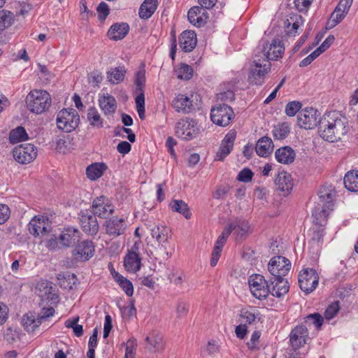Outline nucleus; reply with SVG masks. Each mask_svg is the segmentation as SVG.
<instances>
[{
  "mask_svg": "<svg viewBox=\"0 0 358 358\" xmlns=\"http://www.w3.org/2000/svg\"><path fill=\"white\" fill-rule=\"evenodd\" d=\"M172 106L178 113H189L193 109L192 101L187 96L179 94L172 101Z\"/></svg>",
  "mask_w": 358,
  "mask_h": 358,
  "instance_id": "23",
  "label": "nucleus"
},
{
  "mask_svg": "<svg viewBox=\"0 0 358 358\" xmlns=\"http://www.w3.org/2000/svg\"><path fill=\"white\" fill-rule=\"evenodd\" d=\"M302 106V104L299 101H294L289 102L285 107V113L289 116L292 117L295 115L297 112L299 111Z\"/></svg>",
  "mask_w": 358,
  "mask_h": 358,
  "instance_id": "54",
  "label": "nucleus"
},
{
  "mask_svg": "<svg viewBox=\"0 0 358 358\" xmlns=\"http://www.w3.org/2000/svg\"><path fill=\"white\" fill-rule=\"evenodd\" d=\"M319 199L322 204L327 206L329 210H333V200L336 196V192L331 185H323L318 193Z\"/></svg>",
  "mask_w": 358,
  "mask_h": 358,
  "instance_id": "27",
  "label": "nucleus"
},
{
  "mask_svg": "<svg viewBox=\"0 0 358 358\" xmlns=\"http://www.w3.org/2000/svg\"><path fill=\"white\" fill-rule=\"evenodd\" d=\"M320 113L313 108H306L299 111L297 116L298 124L306 129H311L319 124Z\"/></svg>",
  "mask_w": 358,
  "mask_h": 358,
  "instance_id": "12",
  "label": "nucleus"
},
{
  "mask_svg": "<svg viewBox=\"0 0 358 358\" xmlns=\"http://www.w3.org/2000/svg\"><path fill=\"white\" fill-rule=\"evenodd\" d=\"M274 182L276 189L284 192L285 194H289L293 188V180L292 176L285 171L278 173L275 176Z\"/></svg>",
  "mask_w": 358,
  "mask_h": 358,
  "instance_id": "22",
  "label": "nucleus"
},
{
  "mask_svg": "<svg viewBox=\"0 0 358 358\" xmlns=\"http://www.w3.org/2000/svg\"><path fill=\"white\" fill-rule=\"evenodd\" d=\"M114 211V207L110 200L104 196L96 197L92 203V212L98 217L106 218Z\"/></svg>",
  "mask_w": 358,
  "mask_h": 358,
  "instance_id": "14",
  "label": "nucleus"
},
{
  "mask_svg": "<svg viewBox=\"0 0 358 358\" xmlns=\"http://www.w3.org/2000/svg\"><path fill=\"white\" fill-rule=\"evenodd\" d=\"M94 253L92 241H83L73 250V257L76 262H83L91 258Z\"/></svg>",
  "mask_w": 358,
  "mask_h": 358,
  "instance_id": "15",
  "label": "nucleus"
},
{
  "mask_svg": "<svg viewBox=\"0 0 358 358\" xmlns=\"http://www.w3.org/2000/svg\"><path fill=\"white\" fill-rule=\"evenodd\" d=\"M106 166L103 163H94L90 165L86 169V174L88 178L95 180L101 177Z\"/></svg>",
  "mask_w": 358,
  "mask_h": 358,
  "instance_id": "39",
  "label": "nucleus"
},
{
  "mask_svg": "<svg viewBox=\"0 0 358 358\" xmlns=\"http://www.w3.org/2000/svg\"><path fill=\"white\" fill-rule=\"evenodd\" d=\"M106 232L113 238L122 235L127 228L125 220L122 218L113 217L105 223Z\"/></svg>",
  "mask_w": 358,
  "mask_h": 358,
  "instance_id": "17",
  "label": "nucleus"
},
{
  "mask_svg": "<svg viewBox=\"0 0 358 358\" xmlns=\"http://www.w3.org/2000/svg\"><path fill=\"white\" fill-rule=\"evenodd\" d=\"M129 30V26L127 23H115L108 31V36L111 40H121L126 36Z\"/></svg>",
  "mask_w": 358,
  "mask_h": 358,
  "instance_id": "30",
  "label": "nucleus"
},
{
  "mask_svg": "<svg viewBox=\"0 0 358 358\" xmlns=\"http://www.w3.org/2000/svg\"><path fill=\"white\" fill-rule=\"evenodd\" d=\"M308 331L303 325L296 326L289 334V341L292 347L296 350L306 343Z\"/></svg>",
  "mask_w": 358,
  "mask_h": 358,
  "instance_id": "16",
  "label": "nucleus"
},
{
  "mask_svg": "<svg viewBox=\"0 0 358 358\" xmlns=\"http://www.w3.org/2000/svg\"><path fill=\"white\" fill-rule=\"evenodd\" d=\"M283 277H272L270 280L272 287H270L269 293L273 296L280 298L289 292V284Z\"/></svg>",
  "mask_w": 358,
  "mask_h": 358,
  "instance_id": "19",
  "label": "nucleus"
},
{
  "mask_svg": "<svg viewBox=\"0 0 358 358\" xmlns=\"http://www.w3.org/2000/svg\"><path fill=\"white\" fill-rule=\"evenodd\" d=\"M126 72L127 71L123 66L111 69L107 73V79L112 84H118L123 81Z\"/></svg>",
  "mask_w": 358,
  "mask_h": 358,
  "instance_id": "37",
  "label": "nucleus"
},
{
  "mask_svg": "<svg viewBox=\"0 0 358 358\" xmlns=\"http://www.w3.org/2000/svg\"><path fill=\"white\" fill-rule=\"evenodd\" d=\"M113 277L120 287L124 291L126 294L128 296H131L134 293V287L132 283L126 278L117 272H115Z\"/></svg>",
  "mask_w": 358,
  "mask_h": 358,
  "instance_id": "44",
  "label": "nucleus"
},
{
  "mask_svg": "<svg viewBox=\"0 0 358 358\" xmlns=\"http://www.w3.org/2000/svg\"><path fill=\"white\" fill-rule=\"evenodd\" d=\"M240 317L246 323L252 324L259 320V312L255 307L242 308L240 312Z\"/></svg>",
  "mask_w": 358,
  "mask_h": 358,
  "instance_id": "35",
  "label": "nucleus"
},
{
  "mask_svg": "<svg viewBox=\"0 0 358 358\" xmlns=\"http://www.w3.org/2000/svg\"><path fill=\"white\" fill-rule=\"evenodd\" d=\"M189 311V306L185 302L180 301L176 306V313L178 317H183L187 315Z\"/></svg>",
  "mask_w": 358,
  "mask_h": 358,
  "instance_id": "60",
  "label": "nucleus"
},
{
  "mask_svg": "<svg viewBox=\"0 0 358 358\" xmlns=\"http://www.w3.org/2000/svg\"><path fill=\"white\" fill-rule=\"evenodd\" d=\"M41 324L40 319L31 313L24 315L22 319V324L27 332L35 331Z\"/></svg>",
  "mask_w": 358,
  "mask_h": 358,
  "instance_id": "34",
  "label": "nucleus"
},
{
  "mask_svg": "<svg viewBox=\"0 0 358 358\" xmlns=\"http://www.w3.org/2000/svg\"><path fill=\"white\" fill-rule=\"evenodd\" d=\"M201 10L199 6H194L189 10L187 13L189 22L197 27H200L206 23V18L200 15Z\"/></svg>",
  "mask_w": 358,
  "mask_h": 358,
  "instance_id": "36",
  "label": "nucleus"
},
{
  "mask_svg": "<svg viewBox=\"0 0 358 358\" xmlns=\"http://www.w3.org/2000/svg\"><path fill=\"white\" fill-rule=\"evenodd\" d=\"M150 234L158 243L157 247L150 245L154 248V250L150 251L152 255L156 259H167L169 256L166 248V243L170 238L169 229L163 225H156L150 229Z\"/></svg>",
  "mask_w": 358,
  "mask_h": 358,
  "instance_id": "2",
  "label": "nucleus"
},
{
  "mask_svg": "<svg viewBox=\"0 0 358 358\" xmlns=\"http://www.w3.org/2000/svg\"><path fill=\"white\" fill-rule=\"evenodd\" d=\"M332 210H329L326 205L322 204V208L320 206L315 207L313 213V217H314V222H316L320 226H323L325 224L327 217L329 215V213Z\"/></svg>",
  "mask_w": 358,
  "mask_h": 358,
  "instance_id": "38",
  "label": "nucleus"
},
{
  "mask_svg": "<svg viewBox=\"0 0 358 358\" xmlns=\"http://www.w3.org/2000/svg\"><path fill=\"white\" fill-rule=\"evenodd\" d=\"M55 313V309L52 307L44 308L42 309L41 313L38 315L40 319L41 323L47 318L52 316Z\"/></svg>",
  "mask_w": 358,
  "mask_h": 358,
  "instance_id": "63",
  "label": "nucleus"
},
{
  "mask_svg": "<svg viewBox=\"0 0 358 358\" xmlns=\"http://www.w3.org/2000/svg\"><path fill=\"white\" fill-rule=\"evenodd\" d=\"M234 117V113L232 108L226 103H217L210 111L211 120L220 127L229 125Z\"/></svg>",
  "mask_w": 358,
  "mask_h": 358,
  "instance_id": "5",
  "label": "nucleus"
},
{
  "mask_svg": "<svg viewBox=\"0 0 358 358\" xmlns=\"http://www.w3.org/2000/svg\"><path fill=\"white\" fill-rule=\"evenodd\" d=\"M255 67L251 69L248 76V82L252 85H262L265 80V76L270 71V64L264 63L260 60L254 61Z\"/></svg>",
  "mask_w": 358,
  "mask_h": 358,
  "instance_id": "13",
  "label": "nucleus"
},
{
  "mask_svg": "<svg viewBox=\"0 0 358 358\" xmlns=\"http://www.w3.org/2000/svg\"><path fill=\"white\" fill-rule=\"evenodd\" d=\"M124 265L129 272L136 273L141 266V259L139 254L135 251H129L124 259Z\"/></svg>",
  "mask_w": 358,
  "mask_h": 358,
  "instance_id": "28",
  "label": "nucleus"
},
{
  "mask_svg": "<svg viewBox=\"0 0 358 358\" xmlns=\"http://www.w3.org/2000/svg\"><path fill=\"white\" fill-rule=\"evenodd\" d=\"M145 348L152 352H159L164 348L162 336L157 331L149 333L145 339Z\"/></svg>",
  "mask_w": 358,
  "mask_h": 358,
  "instance_id": "21",
  "label": "nucleus"
},
{
  "mask_svg": "<svg viewBox=\"0 0 358 358\" xmlns=\"http://www.w3.org/2000/svg\"><path fill=\"white\" fill-rule=\"evenodd\" d=\"M131 148V146L127 141H121L117 146V150L122 155L129 153Z\"/></svg>",
  "mask_w": 358,
  "mask_h": 358,
  "instance_id": "64",
  "label": "nucleus"
},
{
  "mask_svg": "<svg viewBox=\"0 0 358 358\" xmlns=\"http://www.w3.org/2000/svg\"><path fill=\"white\" fill-rule=\"evenodd\" d=\"M103 76L101 73L97 71L91 73L89 77V83L94 86H98L102 81Z\"/></svg>",
  "mask_w": 358,
  "mask_h": 358,
  "instance_id": "62",
  "label": "nucleus"
},
{
  "mask_svg": "<svg viewBox=\"0 0 358 358\" xmlns=\"http://www.w3.org/2000/svg\"><path fill=\"white\" fill-rule=\"evenodd\" d=\"M285 50L283 43L279 39L273 40L272 43L268 46L264 47L263 52L266 59L264 62L270 64L268 60H275L281 57Z\"/></svg>",
  "mask_w": 358,
  "mask_h": 358,
  "instance_id": "18",
  "label": "nucleus"
},
{
  "mask_svg": "<svg viewBox=\"0 0 358 358\" xmlns=\"http://www.w3.org/2000/svg\"><path fill=\"white\" fill-rule=\"evenodd\" d=\"M27 139L28 134L25 129L20 126L11 130L9 134L10 142L13 144L17 143L18 142L26 141Z\"/></svg>",
  "mask_w": 358,
  "mask_h": 358,
  "instance_id": "43",
  "label": "nucleus"
},
{
  "mask_svg": "<svg viewBox=\"0 0 358 358\" xmlns=\"http://www.w3.org/2000/svg\"><path fill=\"white\" fill-rule=\"evenodd\" d=\"M96 215L90 210H82L79 214L80 224L83 231L88 235H96L99 229Z\"/></svg>",
  "mask_w": 358,
  "mask_h": 358,
  "instance_id": "10",
  "label": "nucleus"
},
{
  "mask_svg": "<svg viewBox=\"0 0 358 358\" xmlns=\"http://www.w3.org/2000/svg\"><path fill=\"white\" fill-rule=\"evenodd\" d=\"M14 159L20 164L31 162L37 156L36 148L31 143H24L16 146L13 150Z\"/></svg>",
  "mask_w": 358,
  "mask_h": 358,
  "instance_id": "9",
  "label": "nucleus"
},
{
  "mask_svg": "<svg viewBox=\"0 0 358 358\" xmlns=\"http://www.w3.org/2000/svg\"><path fill=\"white\" fill-rule=\"evenodd\" d=\"M252 176V171L250 169L245 168L239 172L237 180L241 182H248L251 181Z\"/></svg>",
  "mask_w": 358,
  "mask_h": 358,
  "instance_id": "57",
  "label": "nucleus"
},
{
  "mask_svg": "<svg viewBox=\"0 0 358 358\" xmlns=\"http://www.w3.org/2000/svg\"><path fill=\"white\" fill-rule=\"evenodd\" d=\"M349 129L346 117L336 112L327 113L319 120L318 133L321 138L329 142L345 140Z\"/></svg>",
  "mask_w": 358,
  "mask_h": 358,
  "instance_id": "1",
  "label": "nucleus"
},
{
  "mask_svg": "<svg viewBox=\"0 0 358 358\" xmlns=\"http://www.w3.org/2000/svg\"><path fill=\"white\" fill-rule=\"evenodd\" d=\"M248 283L251 293L255 298L261 300L267 297L270 285L263 275L259 274L251 275Z\"/></svg>",
  "mask_w": 358,
  "mask_h": 358,
  "instance_id": "7",
  "label": "nucleus"
},
{
  "mask_svg": "<svg viewBox=\"0 0 358 358\" xmlns=\"http://www.w3.org/2000/svg\"><path fill=\"white\" fill-rule=\"evenodd\" d=\"M348 13L337 11V8H335L334 12L331 15L330 20L328 22L327 25L329 28H333L338 23H340L346 16Z\"/></svg>",
  "mask_w": 358,
  "mask_h": 358,
  "instance_id": "52",
  "label": "nucleus"
},
{
  "mask_svg": "<svg viewBox=\"0 0 358 358\" xmlns=\"http://www.w3.org/2000/svg\"><path fill=\"white\" fill-rule=\"evenodd\" d=\"M10 210L7 205L0 204V224L5 223L10 217Z\"/></svg>",
  "mask_w": 358,
  "mask_h": 358,
  "instance_id": "59",
  "label": "nucleus"
},
{
  "mask_svg": "<svg viewBox=\"0 0 358 358\" xmlns=\"http://www.w3.org/2000/svg\"><path fill=\"white\" fill-rule=\"evenodd\" d=\"M273 148L274 145L271 138L264 136L258 140L255 150L259 156L266 157L272 152Z\"/></svg>",
  "mask_w": 358,
  "mask_h": 358,
  "instance_id": "31",
  "label": "nucleus"
},
{
  "mask_svg": "<svg viewBox=\"0 0 358 358\" xmlns=\"http://www.w3.org/2000/svg\"><path fill=\"white\" fill-rule=\"evenodd\" d=\"M199 133L197 123L192 119H182L176 124V135L182 140H192L196 138Z\"/></svg>",
  "mask_w": 358,
  "mask_h": 358,
  "instance_id": "6",
  "label": "nucleus"
},
{
  "mask_svg": "<svg viewBox=\"0 0 358 358\" xmlns=\"http://www.w3.org/2000/svg\"><path fill=\"white\" fill-rule=\"evenodd\" d=\"M87 118L91 126L101 128L103 126V120L94 107H90L87 113Z\"/></svg>",
  "mask_w": 358,
  "mask_h": 358,
  "instance_id": "42",
  "label": "nucleus"
},
{
  "mask_svg": "<svg viewBox=\"0 0 358 358\" xmlns=\"http://www.w3.org/2000/svg\"><path fill=\"white\" fill-rule=\"evenodd\" d=\"M80 235V232L78 229L68 227L62 232L59 240L63 246L70 247L79 241Z\"/></svg>",
  "mask_w": 358,
  "mask_h": 358,
  "instance_id": "25",
  "label": "nucleus"
},
{
  "mask_svg": "<svg viewBox=\"0 0 358 358\" xmlns=\"http://www.w3.org/2000/svg\"><path fill=\"white\" fill-rule=\"evenodd\" d=\"M339 308L338 302H335L329 305L324 312V317L327 320L332 319L338 313Z\"/></svg>",
  "mask_w": 358,
  "mask_h": 358,
  "instance_id": "56",
  "label": "nucleus"
},
{
  "mask_svg": "<svg viewBox=\"0 0 358 358\" xmlns=\"http://www.w3.org/2000/svg\"><path fill=\"white\" fill-rule=\"evenodd\" d=\"M157 5V0H145L139 8V17L143 20L149 19L156 10Z\"/></svg>",
  "mask_w": 358,
  "mask_h": 358,
  "instance_id": "33",
  "label": "nucleus"
},
{
  "mask_svg": "<svg viewBox=\"0 0 358 358\" xmlns=\"http://www.w3.org/2000/svg\"><path fill=\"white\" fill-rule=\"evenodd\" d=\"M96 10L98 13V18L101 21H104L110 13L108 4L103 1L99 4Z\"/></svg>",
  "mask_w": 358,
  "mask_h": 358,
  "instance_id": "55",
  "label": "nucleus"
},
{
  "mask_svg": "<svg viewBox=\"0 0 358 358\" xmlns=\"http://www.w3.org/2000/svg\"><path fill=\"white\" fill-rule=\"evenodd\" d=\"M136 346V339L134 338H129L126 344L124 358H135Z\"/></svg>",
  "mask_w": 358,
  "mask_h": 358,
  "instance_id": "53",
  "label": "nucleus"
},
{
  "mask_svg": "<svg viewBox=\"0 0 358 358\" xmlns=\"http://www.w3.org/2000/svg\"><path fill=\"white\" fill-rule=\"evenodd\" d=\"M236 225V229H234V234L237 239H241L245 238L249 231V224L246 221L236 220L234 223Z\"/></svg>",
  "mask_w": 358,
  "mask_h": 358,
  "instance_id": "48",
  "label": "nucleus"
},
{
  "mask_svg": "<svg viewBox=\"0 0 358 358\" xmlns=\"http://www.w3.org/2000/svg\"><path fill=\"white\" fill-rule=\"evenodd\" d=\"M298 281L301 289L309 294L317 286L319 276L315 269L306 268L299 273Z\"/></svg>",
  "mask_w": 358,
  "mask_h": 358,
  "instance_id": "8",
  "label": "nucleus"
},
{
  "mask_svg": "<svg viewBox=\"0 0 358 358\" xmlns=\"http://www.w3.org/2000/svg\"><path fill=\"white\" fill-rule=\"evenodd\" d=\"M236 133L232 130L227 133L222 141L219 150L216 154V160H223L232 150Z\"/></svg>",
  "mask_w": 358,
  "mask_h": 358,
  "instance_id": "20",
  "label": "nucleus"
},
{
  "mask_svg": "<svg viewBox=\"0 0 358 358\" xmlns=\"http://www.w3.org/2000/svg\"><path fill=\"white\" fill-rule=\"evenodd\" d=\"M15 20L14 14L7 10H0V31L10 27Z\"/></svg>",
  "mask_w": 358,
  "mask_h": 358,
  "instance_id": "45",
  "label": "nucleus"
},
{
  "mask_svg": "<svg viewBox=\"0 0 358 358\" xmlns=\"http://www.w3.org/2000/svg\"><path fill=\"white\" fill-rule=\"evenodd\" d=\"M290 261L282 256L273 257L268 264V270L273 277L285 276L291 269Z\"/></svg>",
  "mask_w": 358,
  "mask_h": 358,
  "instance_id": "11",
  "label": "nucleus"
},
{
  "mask_svg": "<svg viewBox=\"0 0 358 358\" xmlns=\"http://www.w3.org/2000/svg\"><path fill=\"white\" fill-rule=\"evenodd\" d=\"M196 35L193 31H184L179 37L180 47L185 52L192 51L196 47Z\"/></svg>",
  "mask_w": 358,
  "mask_h": 358,
  "instance_id": "24",
  "label": "nucleus"
},
{
  "mask_svg": "<svg viewBox=\"0 0 358 358\" xmlns=\"http://www.w3.org/2000/svg\"><path fill=\"white\" fill-rule=\"evenodd\" d=\"M323 317L317 313L310 314L305 317L304 322L308 325L313 324L317 329H320L323 324Z\"/></svg>",
  "mask_w": 358,
  "mask_h": 358,
  "instance_id": "51",
  "label": "nucleus"
},
{
  "mask_svg": "<svg viewBox=\"0 0 358 358\" xmlns=\"http://www.w3.org/2000/svg\"><path fill=\"white\" fill-rule=\"evenodd\" d=\"M56 122L59 130L69 133L78 127L80 116L73 108H63L57 113Z\"/></svg>",
  "mask_w": 358,
  "mask_h": 358,
  "instance_id": "4",
  "label": "nucleus"
},
{
  "mask_svg": "<svg viewBox=\"0 0 358 358\" xmlns=\"http://www.w3.org/2000/svg\"><path fill=\"white\" fill-rule=\"evenodd\" d=\"M176 73L179 79L188 80L192 76L193 70L190 66L183 64L176 70Z\"/></svg>",
  "mask_w": 358,
  "mask_h": 358,
  "instance_id": "50",
  "label": "nucleus"
},
{
  "mask_svg": "<svg viewBox=\"0 0 358 358\" xmlns=\"http://www.w3.org/2000/svg\"><path fill=\"white\" fill-rule=\"evenodd\" d=\"M26 103L29 110L36 114H42L49 109L52 99L45 90H34L27 95Z\"/></svg>",
  "mask_w": 358,
  "mask_h": 358,
  "instance_id": "3",
  "label": "nucleus"
},
{
  "mask_svg": "<svg viewBox=\"0 0 358 358\" xmlns=\"http://www.w3.org/2000/svg\"><path fill=\"white\" fill-rule=\"evenodd\" d=\"M346 189L350 192H358V171L348 172L343 179Z\"/></svg>",
  "mask_w": 358,
  "mask_h": 358,
  "instance_id": "40",
  "label": "nucleus"
},
{
  "mask_svg": "<svg viewBox=\"0 0 358 358\" xmlns=\"http://www.w3.org/2000/svg\"><path fill=\"white\" fill-rule=\"evenodd\" d=\"M136 92L138 93V95L135 99L136 110L138 112L139 118L141 120H144L145 117L144 92Z\"/></svg>",
  "mask_w": 358,
  "mask_h": 358,
  "instance_id": "49",
  "label": "nucleus"
},
{
  "mask_svg": "<svg viewBox=\"0 0 358 358\" xmlns=\"http://www.w3.org/2000/svg\"><path fill=\"white\" fill-rule=\"evenodd\" d=\"M145 80V70L144 65H143L136 73L134 81L136 85V92H144Z\"/></svg>",
  "mask_w": 358,
  "mask_h": 358,
  "instance_id": "47",
  "label": "nucleus"
},
{
  "mask_svg": "<svg viewBox=\"0 0 358 358\" xmlns=\"http://www.w3.org/2000/svg\"><path fill=\"white\" fill-rule=\"evenodd\" d=\"M289 132L290 127L287 122L278 124L273 129V136L278 140L285 138Z\"/></svg>",
  "mask_w": 358,
  "mask_h": 358,
  "instance_id": "46",
  "label": "nucleus"
},
{
  "mask_svg": "<svg viewBox=\"0 0 358 358\" xmlns=\"http://www.w3.org/2000/svg\"><path fill=\"white\" fill-rule=\"evenodd\" d=\"M170 207L173 211L182 214L186 219L190 218L192 215L187 204L182 200H173L170 203Z\"/></svg>",
  "mask_w": 358,
  "mask_h": 358,
  "instance_id": "41",
  "label": "nucleus"
},
{
  "mask_svg": "<svg viewBox=\"0 0 358 358\" xmlns=\"http://www.w3.org/2000/svg\"><path fill=\"white\" fill-rule=\"evenodd\" d=\"M48 219L45 217H34L29 223L28 229L31 234L36 236L48 232Z\"/></svg>",
  "mask_w": 358,
  "mask_h": 358,
  "instance_id": "26",
  "label": "nucleus"
},
{
  "mask_svg": "<svg viewBox=\"0 0 358 358\" xmlns=\"http://www.w3.org/2000/svg\"><path fill=\"white\" fill-rule=\"evenodd\" d=\"M260 336L261 334L258 331H255L252 333L250 341L247 343L249 349L252 350L258 349L257 345L259 343Z\"/></svg>",
  "mask_w": 358,
  "mask_h": 358,
  "instance_id": "58",
  "label": "nucleus"
},
{
  "mask_svg": "<svg viewBox=\"0 0 358 358\" xmlns=\"http://www.w3.org/2000/svg\"><path fill=\"white\" fill-rule=\"evenodd\" d=\"M99 106L105 115L113 114L117 108L115 97L109 94H103L99 99Z\"/></svg>",
  "mask_w": 358,
  "mask_h": 358,
  "instance_id": "32",
  "label": "nucleus"
},
{
  "mask_svg": "<svg viewBox=\"0 0 358 358\" xmlns=\"http://www.w3.org/2000/svg\"><path fill=\"white\" fill-rule=\"evenodd\" d=\"M275 156L279 163L290 164L294 161L296 153L291 147L284 146L275 151Z\"/></svg>",
  "mask_w": 358,
  "mask_h": 358,
  "instance_id": "29",
  "label": "nucleus"
},
{
  "mask_svg": "<svg viewBox=\"0 0 358 358\" xmlns=\"http://www.w3.org/2000/svg\"><path fill=\"white\" fill-rule=\"evenodd\" d=\"M352 1L353 0H341L336 7V8H337V11L340 12L341 10L343 13H348L352 6Z\"/></svg>",
  "mask_w": 358,
  "mask_h": 358,
  "instance_id": "61",
  "label": "nucleus"
}]
</instances>
